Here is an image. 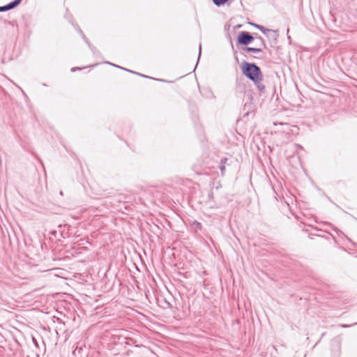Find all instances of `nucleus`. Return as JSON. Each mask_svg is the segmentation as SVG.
I'll return each instance as SVG.
<instances>
[{
  "mask_svg": "<svg viewBox=\"0 0 357 357\" xmlns=\"http://www.w3.org/2000/svg\"><path fill=\"white\" fill-rule=\"evenodd\" d=\"M241 68L243 75L251 80L260 92L264 93L266 86L263 84L264 75L261 68L256 63L245 61L242 63Z\"/></svg>",
  "mask_w": 357,
  "mask_h": 357,
  "instance_id": "obj_1",
  "label": "nucleus"
},
{
  "mask_svg": "<svg viewBox=\"0 0 357 357\" xmlns=\"http://www.w3.org/2000/svg\"><path fill=\"white\" fill-rule=\"evenodd\" d=\"M254 40V37L248 31H241L237 37V43L247 47Z\"/></svg>",
  "mask_w": 357,
  "mask_h": 357,
  "instance_id": "obj_2",
  "label": "nucleus"
},
{
  "mask_svg": "<svg viewBox=\"0 0 357 357\" xmlns=\"http://www.w3.org/2000/svg\"><path fill=\"white\" fill-rule=\"evenodd\" d=\"M22 0H14L6 6H0V12H5L17 7Z\"/></svg>",
  "mask_w": 357,
  "mask_h": 357,
  "instance_id": "obj_3",
  "label": "nucleus"
},
{
  "mask_svg": "<svg viewBox=\"0 0 357 357\" xmlns=\"http://www.w3.org/2000/svg\"><path fill=\"white\" fill-rule=\"evenodd\" d=\"M256 28L266 35H268V33L273 32L274 33V38H276L278 37L277 31L275 30L267 29L261 25L256 26Z\"/></svg>",
  "mask_w": 357,
  "mask_h": 357,
  "instance_id": "obj_4",
  "label": "nucleus"
},
{
  "mask_svg": "<svg viewBox=\"0 0 357 357\" xmlns=\"http://www.w3.org/2000/svg\"><path fill=\"white\" fill-rule=\"evenodd\" d=\"M106 63H107V64L111 65V66H115V67H116V68H121V69H122V70H126V71H128V72H129V73H134V74H136V75H139V76H142V77H146V78L153 79V78H152V77H149V76H146V75H142V74H140V73H136V72L132 71V70H128V69H126V68H122V67H121V66H117V65L113 64V63H109V62H106Z\"/></svg>",
  "mask_w": 357,
  "mask_h": 357,
  "instance_id": "obj_5",
  "label": "nucleus"
},
{
  "mask_svg": "<svg viewBox=\"0 0 357 357\" xmlns=\"http://www.w3.org/2000/svg\"><path fill=\"white\" fill-rule=\"evenodd\" d=\"M243 50L248 52H253V53H259L262 52L261 48H256V47H245Z\"/></svg>",
  "mask_w": 357,
  "mask_h": 357,
  "instance_id": "obj_6",
  "label": "nucleus"
},
{
  "mask_svg": "<svg viewBox=\"0 0 357 357\" xmlns=\"http://www.w3.org/2000/svg\"><path fill=\"white\" fill-rule=\"evenodd\" d=\"M227 160V158H223L220 160V165L219 166V168L221 171L222 174H224V172L225 170V167L224 164L226 162Z\"/></svg>",
  "mask_w": 357,
  "mask_h": 357,
  "instance_id": "obj_7",
  "label": "nucleus"
},
{
  "mask_svg": "<svg viewBox=\"0 0 357 357\" xmlns=\"http://www.w3.org/2000/svg\"><path fill=\"white\" fill-rule=\"evenodd\" d=\"M192 226L194 227L196 231L201 230L202 228V224L197 220H194L192 222Z\"/></svg>",
  "mask_w": 357,
  "mask_h": 357,
  "instance_id": "obj_8",
  "label": "nucleus"
},
{
  "mask_svg": "<svg viewBox=\"0 0 357 357\" xmlns=\"http://www.w3.org/2000/svg\"><path fill=\"white\" fill-rule=\"evenodd\" d=\"M229 0H213V2L216 6L220 7L226 3Z\"/></svg>",
  "mask_w": 357,
  "mask_h": 357,
  "instance_id": "obj_9",
  "label": "nucleus"
},
{
  "mask_svg": "<svg viewBox=\"0 0 357 357\" xmlns=\"http://www.w3.org/2000/svg\"><path fill=\"white\" fill-rule=\"evenodd\" d=\"M256 38L259 40V42H261L263 47H266V43L264 38L261 36H257Z\"/></svg>",
  "mask_w": 357,
  "mask_h": 357,
  "instance_id": "obj_10",
  "label": "nucleus"
},
{
  "mask_svg": "<svg viewBox=\"0 0 357 357\" xmlns=\"http://www.w3.org/2000/svg\"><path fill=\"white\" fill-rule=\"evenodd\" d=\"M80 69H81V68H78V67H73V68H71V71H72V72H75V71H76V70H80Z\"/></svg>",
  "mask_w": 357,
  "mask_h": 357,
  "instance_id": "obj_11",
  "label": "nucleus"
},
{
  "mask_svg": "<svg viewBox=\"0 0 357 357\" xmlns=\"http://www.w3.org/2000/svg\"><path fill=\"white\" fill-rule=\"evenodd\" d=\"M33 342H34V344H35L36 346H38V342H37L35 338H33Z\"/></svg>",
  "mask_w": 357,
  "mask_h": 357,
  "instance_id": "obj_12",
  "label": "nucleus"
},
{
  "mask_svg": "<svg viewBox=\"0 0 357 357\" xmlns=\"http://www.w3.org/2000/svg\"><path fill=\"white\" fill-rule=\"evenodd\" d=\"M250 24L254 26L255 27H256V26H260L259 24H255V23H251Z\"/></svg>",
  "mask_w": 357,
  "mask_h": 357,
  "instance_id": "obj_13",
  "label": "nucleus"
},
{
  "mask_svg": "<svg viewBox=\"0 0 357 357\" xmlns=\"http://www.w3.org/2000/svg\"><path fill=\"white\" fill-rule=\"evenodd\" d=\"M83 38H84V40H85L86 43H88L87 39H86V36H85L84 34H83Z\"/></svg>",
  "mask_w": 357,
  "mask_h": 357,
  "instance_id": "obj_14",
  "label": "nucleus"
},
{
  "mask_svg": "<svg viewBox=\"0 0 357 357\" xmlns=\"http://www.w3.org/2000/svg\"><path fill=\"white\" fill-rule=\"evenodd\" d=\"M200 55H201V45H199V57L200 56Z\"/></svg>",
  "mask_w": 357,
  "mask_h": 357,
  "instance_id": "obj_15",
  "label": "nucleus"
},
{
  "mask_svg": "<svg viewBox=\"0 0 357 357\" xmlns=\"http://www.w3.org/2000/svg\"><path fill=\"white\" fill-rule=\"evenodd\" d=\"M60 195H63V191H60Z\"/></svg>",
  "mask_w": 357,
  "mask_h": 357,
  "instance_id": "obj_16",
  "label": "nucleus"
},
{
  "mask_svg": "<svg viewBox=\"0 0 357 357\" xmlns=\"http://www.w3.org/2000/svg\"><path fill=\"white\" fill-rule=\"evenodd\" d=\"M159 80H160V81H162V82H165V80H164V79H159Z\"/></svg>",
  "mask_w": 357,
  "mask_h": 357,
  "instance_id": "obj_17",
  "label": "nucleus"
},
{
  "mask_svg": "<svg viewBox=\"0 0 357 357\" xmlns=\"http://www.w3.org/2000/svg\"><path fill=\"white\" fill-rule=\"evenodd\" d=\"M27 357H29V356Z\"/></svg>",
  "mask_w": 357,
  "mask_h": 357,
  "instance_id": "obj_18",
  "label": "nucleus"
}]
</instances>
